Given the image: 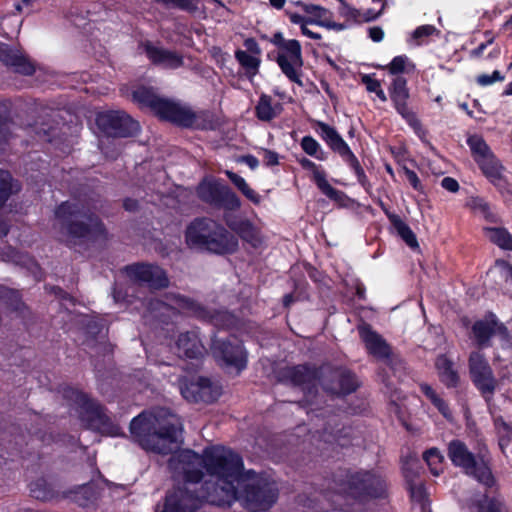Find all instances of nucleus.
<instances>
[{
  "mask_svg": "<svg viewBox=\"0 0 512 512\" xmlns=\"http://www.w3.org/2000/svg\"><path fill=\"white\" fill-rule=\"evenodd\" d=\"M383 69H385L389 75L394 76L388 86V93L395 111L413 130L422 143L432 147L431 142L428 140V130L423 126L416 112L408 105L410 99L408 81L401 75L413 72L415 70V64L409 60L407 55L402 54L395 56Z\"/></svg>",
  "mask_w": 512,
  "mask_h": 512,
  "instance_id": "nucleus-5",
  "label": "nucleus"
},
{
  "mask_svg": "<svg viewBox=\"0 0 512 512\" xmlns=\"http://www.w3.org/2000/svg\"><path fill=\"white\" fill-rule=\"evenodd\" d=\"M468 370L473 385L489 401L497 388V380L485 355L472 351L468 358Z\"/></svg>",
  "mask_w": 512,
  "mask_h": 512,
  "instance_id": "nucleus-15",
  "label": "nucleus"
},
{
  "mask_svg": "<svg viewBox=\"0 0 512 512\" xmlns=\"http://www.w3.org/2000/svg\"><path fill=\"white\" fill-rule=\"evenodd\" d=\"M178 355L190 359H199L204 355L205 349L196 331L181 333L176 341Z\"/></svg>",
  "mask_w": 512,
  "mask_h": 512,
  "instance_id": "nucleus-28",
  "label": "nucleus"
},
{
  "mask_svg": "<svg viewBox=\"0 0 512 512\" xmlns=\"http://www.w3.org/2000/svg\"><path fill=\"white\" fill-rule=\"evenodd\" d=\"M164 304L187 315L210 321L219 327L228 328L235 321L234 316L227 311L211 312L195 300L178 293L169 292L165 294Z\"/></svg>",
  "mask_w": 512,
  "mask_h": 512,
  "instance_id": "nucleus-11",
  "label": "nucleus"
},
{
  "mask_svg": "<svg viewBox=\"0 0 512 512\" xmlns=\"http://www.w3.org/2000/svg\"><path fill=\"white\" fill-rule=\"evenodd\" d=\"M308 286L309 284L303 275L300 278H292L293 292L283 296V307L288 309L294 302L308 299Z\"/></svg>",
  "mask_w": 512,
  "mask_h": 512,
  "instance_id": "nucleus-35",
  "label": "nucleus"
},
{
  "mask_svg": "<svg viewBox=\"0 0 512 512\" xmlns=\"http://www.w3.org/2000/svg\"><path fill=\"white\" fill-rule=\"evenodd\" d=\"M384 7H385V3H383L382 9L378 12H375L373 9H367L365 12H363V13L361 12V16H360L361 24L366 23V22H371V21H374L377 18H379L380 15L382 14Z\"/></svg>",
  "mask_w": 512,
  "mask_h": 512,
  "instance_id": "nucleus-57",
  "label": "nucleus"
},
{
  "mask_svg": "<svg viewBox=\"0 0 512 512\" xmlns=\"http://www.w3.org/2000/svg\"><path fill=\"white\" fill-rule=\"evenodd\" d=\"M268 57L276 61L281 72L291 82L302 85L303 57L301 44L298 40L289 39L279 50L269 53Z\"/></svg>",
  "mask_w": 512,
  "mask_h": 512,
  "instance_id": "nucleus-14",
  "label": "nucleus"
},
{
  "mask_svg": "<svg viewBox=\"0 0 512 512\" xmlns=\"http://www.w3.org/2000/svg\"><path fill=\"white\" fill-rule=\"evenodd\" d=\"M277 382L291 387H299L305 393L317 392V384L321 385L323 364L316 366L311 363L284 366L274 372Z\"/></svg>",
  "mask_w": 512,
  "mask_h": 512,
  "instance_id": "nucleus-10",
  "label": "nucleus"
},
{
  "mask_svg": "<svg viewBox=\"0 0 512 512\" xmlns=\"http://www.w3.org/2000/svg\"><path fill=\"white\" fill-rule=\"evenodd\" d=\"M157 115L185 127L191 126L195 120V115L191 110L166 99L163 100Z\"/></svg>",
  "mask_w": 512,
  "mask_h": 512,
  "instance_id": "nucleus-26",
  "label": "nucleus"
},
{
  "mask_svg": "<svg viewBox=\"0 0 512 512\" xmlns=\"http://www.w3.org/2000/svg\"><path fill=\"white\" fill-rule=\"evenodd\" d=\"M333 500L339 496L346 502L366 505L373 501L386 500L389 497V486L386 478L375 469L338 468L327 479V486L315 488L314 494L300 493L295 503L303 512H320V500Z\"/></svg>",
  "mask_w": 512,
  "mask_h": 512,
  "instance_id": "nucleus-2",
  "label": "nucleus"
},
{
  "mask_svg": "<svg viewBox=\"0 0 512 512\" xmlns=\"http://www.w3.org/2000/svg\"><path fill=\"white\" fill-rule=\"evenodd\" d=\"M382 209L387 216L389 222L393 226V228L396 230L398 236L406 243L407 246H409L411 249L419 248V243L417 241V237L415 233L412 231L410 226L402 220V218L393 213L390 212L388 209L384 208L382 206Z\"/></svg>",
  "mask_w": 512,
  "mask_h": 512,
  "instance_id": "nucleus-31",
  "label": "nucleus"
},
{
  "mask_svg": "<svg viewBox=\"0 0 512 512\" xmlns=\"http://www.w3.org/2000/svg\"><path fill=\"white\" fill-rule=\"evenodd\" d=\"M211 350L215 359L222 366L239 372L246 365V354L240 344H233L224 339L214 338Z\"/></svg>",
  "mask_w": 512,
  "mask_h": 512,
  "instance_id": "nucleus-19",
  "label": "nucleus"
},
{
  "mask_svg": "<svg viewBox=\"0 0 512 512\" xmlns=\"http://www.w3.org/2000/svg\"><path fill=\"white\" fill-rule=\"evenodd\" d=\"M156 2L171 8H178L189 13H194L198 10L197 0H155Z\"/></svg>",
  "mask_w": 512,
  "mask_h": 512,
  "instance_id": "nucleus-46",
  "label": "nucleus"
},
{
  "mask_svg": "<svg viewBox=\"0 0 512 512\" xmlns=\"http://www.w3.org/2000/svg\"><path fill=\"white\" fill-rule=\"evenodd\" d=\"M264 158L263 161L266 166H274L278 164V154L276 152L263 149Z\"/></svg>",
  "mask_w": 512,
  "mask_h": 512,
  "instance_id": "nucleus-60",
  "label": "nucleus"
},
{
  "mask_svg": "<svg viewBox=\"0 0 512 512\" xmlns=\"http://www.w3.org/2000/svg\"><path fill=\"white\" fill-rule=\"evenodd\" d=\"M476 164L487 180L500 192L507 190L508 181L503 174L505 168L495 154L480 160Z\"/></svg>",
  "mask_w": 512,
  "mask_h": 512,
  "instance_id": "nucleus-25",
  "label": "nucleus"
},
{
  "mask_svg": "<svg viewBox=\"0 0 512 512\" xmlns=\"http://www.w3.org/2000/svg\"><path fill=\"white\" fill-rule=\"evenodd\" d=\"M505 76L500 71L494 70L491 75L480 74L476 77V83L481 87H486L494 84L495 82H502Z\"/></svg>",
  "mask_w": 512,
  "mask_h": 512,
  "instance_id": "nucleus-48",
  "label": "nucleus"
},
{
  "mask_svg": "<svg viewBox=\"0 0 512 512\" xmlns=\"http://www.w3.org/2000/svg\"><path fill=\"white\" fill-rule=\"evenodd\" d=\"M437 32V29L434 25H421L418 26L412 33V38L414 40H420L425 37H429Z\"/></svg>",
  "mask_w": 512,
  "mask_h": 512,
  "instance_id": "nucleus-53",
  "label": "nucleus"
},
{
  "mask_svg": "<svg viewBox=\"0 0 512 512\" xmlns=\"http://www.w3.org/2000/svg\"><path fill=\"white\" fill-rule=\"evenodd\" d=\"M500 263L505 270V280L512 284V264L505 260L500 261Z\"/></svg>",
  "mask_w": 512,
  "mask_h": 512,
  "instance_id": "nucleus-63",
  "label": "nucleus"
},
{
  "mask_svg": "<svg viewBox=\"0 0 512 512\" xmlns=\"http://www.w3.org/2000/svg\"><path fill=\"white\" fill-rule=\"evenodd\" d=\"M495 41V36H491L488 40L485 42L480 43L476 48L471 49L469 51V58L470 59H480L483 56L484 51L486 48L490 45H492Z\"/></svg>",
  "mask_w": 512,
  "mask_h": 512,
  "instance_id": "nucleus-55",
  "label": "nucleus"
},
{
  "mask_svg": "<svg viewBox=\"0 0 512 512\" xmlns=\"http://www.w3.org/2000/svg\"><path fill=\"white\" fill-rule=\"evenodd\" d=\"M360 384L356 374L342 366L323 364L321 387L331 395L347 396L354 393Z\"/></svg>",
  "mask_w": 512,
  "mask_h": 512,
  "instance_id": "nucleus-13",
  "label": "nucleus"
},
{
  "mask_svg": "<svg viewBox=\"0 0 512 512\" xmlns=\"http://www.w3.org/2000/svg\"><path fill=\"white\" fill-rule=\"evenodd\" d=\"M475 342L479 348H488L491 346V338L496 335H507V327L499 322L494 314H490L489 319L476 320L471 328Z\"/></svg>",
  "mask_w": 512,
  "mask_h": 512,
  "instance_id": "nucleus-22",
  "label": "nucleus"
},
{
  "mask_svg": "<svg viewBox=\"0 0 512 512\" xmlns=\"http://www.w3.org/2000/svg\"><path fill=\"white\" fill-rule=\"evenodd\" d=\"M369 38L373 42H381L384 38V31L380 26H373L368 29Z\"/></svg>",
  "mask_w": 512,
  "mask_h": 512,
  "instance_id": "nucleus-58",
  "label": "nucleus"
},
{
  "mask_svg": "<svg viewBox=\"0 0 512 512\" xmlns=\"http://www.w3.org/2000/svg\"><path fill=\"white\" fill-rule=\"evenodd\" d=\"M301 149L309 156L316 155L321 145L310 135L304 136L300 141Z\"/></svg>",
  "mask_w": 512,
  "mask_h": 512,
  "instance_id": "nucleus-50",
  "label": "nucleus"
},
{
  "mask_svg": "<svg viewBox=\"0 0 512 512\" xmlns=\"http://www.w3.org/2000/svg\"><path fill=\"white\" fill-rule=\"evenodd\" d=\"M361 83L365 85L366 90L370 93H374L381 86L378 79L375 78V74H363L361 76Z\"/></svg>",
  "mask_w": 512,
  "mask_h": 512,
  "instance_id": "nucleus-54",
  "label": "nucleus"
},
{
  "mask_svg": "<svg viewBox=\"0 0 512 512\" xmlns=\"http://www.w3.org/2000/svg\"><path fill=\"white\" fill-rule=\"evenodd\" d=\"M287 41L288 40H286L283 37V34L281 32H276L271 38V43H273L276 46L277 50L283 47L285 43H287Z\"/></svg>",
  "mask_w": 512,
  "mask_h": 512,
  "instance_id": "nucleus-62",
  "label": "nucleus"
},
{
  "mask_svg": "<svg viewBox=\"0 0 512 512\" xmlns=\"http://www.w3.org/2000/svg\"><path fill=\"white\" fill-rule=\"evenodd\" d=\"M359 334L369 354L379 359L391 356V348L369 324L359 327Z\"/></svg>",
  "mask_w": 512,
  "mask_h": 512,
  "instance_id": "nucleus-24",
  "label": "nucleus"
},
{
  "mask_svg": "<svg viewBox=\"0 0 512 512\" xmlns=\"http://www.w3.org/2000/svg\"><path fill=\"white\" fill-rule=\"evenodd\" d=\"M54 227L73 245L105 237V227L98 216L76 201H66L57 207Z\"/></svg>",
  "mask_w": 512,
  "mask_h": 512,
  "instance_id": "nucleus-4",
  "label": "nucleus"
},
{
  "mask_svg": "<svg viewBox=\"0 0 512 512\" xmlns=\"http://www.w3.org/2000/svg\"><path fill=\"white\" fill-rule=\"evenodd\" d=\"M148 58L157 65H162L168 69H177L183 65V58L174 51L156 47L150 42L143 45Z\"/></svg>",
  "mask_w": 512,
  "mask_h": 512,
  "instance_id": "nucleus-27",
  "label": "nucleus"
},
{
  "mask_svg": "<svg viewBox=\"0 0 512 512\" xmlns=\"http://www.w3.org/2000/svg\"><path fill=\"white\" fill-rule=\"evenodd\" d=\"M225 174L228 176V178L231 180V182L251 201L255 202L256 201V197H255V194H254V191L249 188V186L247 185L246 181L244 180V178H242L241 176H239L238 174L230 171V170H226L225 171Z\"/></svg>",
  "mask_w": 512,
  "mask_h": 512,
  "instance_id": "nucleus-45",
  "label": "nucleus"
},
{
  "mask_svg": "<svg viewBox=\"0 0 512 512\" xmlns=\"http://www.w3.org/2000/svg\"><path fill=\"white\" fill-rule=\"evenodd\" d=\"M305 13L310 15V17H307L308 24L318 25L335 31H343L348 28L346 24L333 21L332 12L323 6L310 4V6L305 7Z\"/></svg>",
  "mask_w": 512,
  "mask_h": 512,
  "instance_id": "nucleus-29",
  "label": "nucleus"
},
{
  "mask_svg": "<svg viewBox=\"0 0 512 512\" xmlns=\"http://www.w3.org/2000/svg\"><path fill=\"white\" fill-rule=\"evenodd\" d=\"M419 388L425 397L432 403V405L445 419L450 420L452 418V411L449 407V404L437 394L431 385L427 383H421Z\"/></svg>",
  "mask_w": 512,
  "mask_h": 512,
  "instance_id": "nucleus-36",
  "label": "nucleus"
},
{
  "mask_svg": "<svg viewBox=\"0 0 512 512\" xmlns=\"http://www.w3.org/2000/svg\"><path fill=\"white\" fill-rule=\"evenodd\" d=\"M168 466L183 484L173 491L197 495L202 490L220 496H234L250 512H256V478L253 471L242 472L238 454L223 446H211L199 455L182 450L169 459Z\"/></svg>",
  "mask_w": 512,
  "mask_h": 512,
  "instance_id": "nucleus-1",
  "label": "nucleus"
},
{
  "mask_svg": "<svg viewBox=\"0 0 512 512\" xmlns=\"http://www.w3.org/2000/svg\"><path fill=\"white\" fill-rule=\"evenodd\" d=\"M301 32L303 35L313 40H320L322 38L320 33L313 32L312 30L308 29L307 25H303L301 27Z\"/></svg>",
  "mask_w": 512,
  "mask_h": 512,
  "instance_id": "nucleus-64",
  "label": "nucleus"
},
{
  "mask_svg": "<svg viewBox=\"0 0 512 512\" xmlns=\"http://www.w3.org/2000/svg\"><path fill=\"white\" fill-rule=\"evenodd\" d=\"M441 186L452 193H456L460 188L458 181L450 176H446L441 180Z\"/></svg>",
  "mask_w": 512,
  "mask_h": 512,
  "instance_id": "nucleus-56",
  "label": "nucleus"
},
{
  "mask_svg": "<svg viewBox=\"0 0 512 512\" xmlns=\"http://www.w3.org/2000/svg\"><path fill=\"white\" fill-rule=\"evenodd\" d=\"M20 190V185L6 170H0V208L6 203L11 195Z\"/></svg>",
  "mask_w": 512,
  "mask_h": 512,
  "instance_id": "nucleus-40",
  "label": "nucleus"
},
{
  "mask_svg": "<svg viewBox=\"0 0 512 512\" xmlns=\"http://www.w3.org/2000/svg\"><path fill=\"white\" fill-rule=\"evenodd\" d=\"M409 494L412 501L422 506L427 500V492L424 484L409 483Z\"/></svg>",
  "mask_w": 512,
  "mask_h": 512,
  "instance_id": "nucleus-47",
  "label": "nucleus"
},
{
  "mask_svg": "<svg viewBox=\"0 0 512 512\" xmlns=\"http://www.w3.org/2000/svg\"><path fill=\"white\" fill-rule=\"evenodd\" d=\"M245 241L249 242L252 247H255L256 234L253 225L249 221L241 220L238 223L230 224Z\"/></svg>",
  "mask_w": 512,
  "mask_h": 512,
  "instance_id": "nucleus-42",
  "label": "nucleus"
},
{
  "mask_svg": "<svg viewBox=\"0 0 512 512\" xmlns=\"http://www.w3.org/2000/svg\"><path fill=\"white\" fill-rule=\"evenodd\" d=\"M403 170H404L405 176H406L408 182L410 183V185L412 186V188L421 194H425L424 186L421 183L416 172L409 169L406 166L403 167Z\"/></svg>",
  "mask_w": 512,
  "mask_h": 512,
  "instance_id": "nucleus-52",
  "label": "nucleus"
},
{
  "mask_svg": "<svg viewBox=\"0 0 512 512\" xmlns=\"http://www.w3.org/2000/svg\"><path fill=\"white\" fill-rule=\"evenodd\" d=\"M180 392L189 402L212 403L221 395V387L208 378L199 377L196 381L180 382Z\"/></svg>",
  "mask_w": 512,
  "mask_h": 512,
  "instance_id": "nucleus-18",
  "label": "nucleus"
},
{
  "mask_svg": "<svg viewBox=\"0 0 512 512\" xmlns=\"http://www.w3.org/2000/svg\"><path fill=\"white\" fill-rule=\"evenodd\" d=\"M130 433L143 449L166 455L177 447L181 424L176 415L159 408L133 418Z\"/></svg>",
  "mask_w": 512,
  "mask_h": 512,
  "instance_id": "nucleus-3",
  "label": "nucleus"
},
{
  "mask_svg": "<svg viewBox=\"0 0 512 512\" xmlns=\"http://www.w3.org/2000/svg\"><path fill=\"white\" fill-rule=\"evenodd\" d=\"M485 233L490 242L502 250L512 251V234L504 227H486Z\"/></svg>",
  "mask_w": 512,
  "mask_h": 512,
  "instance_id": "nucleus-38",
  "label": "nucleus"
},
{
  "mask_svg": "<svg viewBox=\"0 0 512 512\" xmlns=\"http://www.w3.org/2000/svg\"><path fill=\"white\" fill-rule=\"evenodd\" d=\"M126 271L131 279L146 283L153 289H161L169 285L165 271L157 265L138 263L127 266Z\"/></svg>",
  "mask_w": 512,
  "mask_h": 512,
  "instance_id": "nucleus-21",
  "label": "nucleus"
},
{
  "mask_svg": "<svg viewBox=\"0 0 512 512\" xmlns=\"http://www.w3.org/2000/svg\"><path fill=\"white\" fill-rule=\"evenodd\" d=\"M64 395L78 406L79 417L85 427L110 436L120 435V427L111 420L97 402L72 388L65 390Z\"/></svg>",
  "mask_w": 512,
  "mask_h": 512,
  "instance_id": "nucleus-8",
  "label": "nucleus"
},
{
  "mask_svg": "<svg viewBox=\"0 0 512 512\" xmlns=\"http://www.w3.org/2000/svg\"><path fill=\"white\" fill-rule=\"evenodd\" d=\"M423 460L427 463L433 475H439V465L443 461V456L436 447L427 449L423 453Z\"/></svg>",
  "mask_w": 512,
  "mask_h": 512,
  "instance_id": "nucleus-43",
  "label": "nucleus"
},
{
  "mask_svg": "<svg viewBox=\"0 0 512 512\" xmlns=\"http://www.w3.org/2000/svg\"><path fill=\"white\" fill-rule=\"evenodd\" d=\"M132 98L133 101L138 103L141 107L150 108L156 114L164 100L157 96L153 89L147 87L136 89L132 94Z\"/></svg>",
  "mask_w": 512,
  "mask_h": 512,
  "instance_id": "nucleus-34",
  "label": "nucleus"
},
{
  "mask_svg": "<svg viewBox=\"0 0 512 512\" xmlns=\"http://www.w3.org/2000/svg\"><path fill=\"white\" fill-rule=\"evenodd\" d=\"M447 455L455 467L462 469L467 476L475 479L486 489L496 485L490 459L481 453L474 454L463 441L451 440L448 444Z\"/></svg>",
  "mask_w": 512,
  "mask_h": 512,
  "instance_id": "nucleus-7",
  "label": "nucleus"
},
{
  "mask_svg": "<svg viewBox=\"0 0 512 512\" xmlns=\"http://www.w3.org/2000/svg\"><path fill=\"white\" fill-rule=\"evenodd\" d=\"M279 498L277 482L264 472H258V512L270 510Z\"/></svg>",
  "mask_w": 512,
  "mask_h": 512,
  "instance_id": "nucleus-23",
  "label": "nucleus"
},
{
  "mask_svg": "<svg viewBox=\"0 0 512 512\" xmlns=\"http://www.w3.org/2000/svg\"><path fill=\"white\" fill-rule=\"evenodd\" d=\"M197 196L205 203L225 210H236L240 207V199L230 189L216 179H204L197 186Z\"/></svg>",
  "mask_w": 512,
  "mask_h": 512,
  "instance_id": "nucleus-16",
  "label": "nucleus"
},
{
  "mask_svg": "<svg viewBox=\"0 0 512 512\" xmlns=\"http://www.w3.org/2000/svg\"><path fill=\"white\" fill-rule=\"evenodd\" d=\"M234 496H220L202 490L197 495H185L181 491H171L167 494L163 512H200L199 509L204 502L213 505L229 503Z\"/></svg>",
  "mask_w": 512,
  "mask_h": 512,
  "instance_id": "nucleus-12",
  "label": "nucleus"
},
{
  "mask_svg": "<svg viewBox=\"0 0 512 512\" xmlns=\"http://www.w3.org/2000/svg\"><path fill=\"white\" fill-rule=\"evenodd\" d=\"M494 424L499 432L503 431L508 434L512 429L511 426L502 417L496 418Z\"/></svg>",
  "mask_w": 512,
  "mask_h": 512,
  "instance_id": "nucleus-61",
  "label": "nucleus"
},
{
  "mask_svg": "<svg viewBox=\"0 0 512 512\" xmlns=\"http://www.w3.org/2000/svg\"><path fill=\"white\" fill-rule=\"evenodd\" d=\"M313 127L329 149L338 154L343 162L354 172L359 184L365 187L369 183L368 177L358 158L336 128L319 120L314 121Z\"/></svg>",
  "mask_w": 512,
  "mask_h": 512,
  "instance_id": "nucleus-9",
  "label": "nucleus"
},
{
  "mask_svg": "<svg viewBox=\"0 0 512 512\" xmlns=\"http://www.w3.org/2000/svg\"><path fill=\"white\" fill-rule=\"evenodd\" d=\"M99 129L111 137H131L138 133L139 125L123 111H105L96 118Z\"/></svg>",
  "mask_w": 512,
  "mask_h": 512,
  "instance_id": "nucleus-17",
  "label": "nucleus"
},
{
  "mask_svg": "<svg viewBox=\"0 0 512 512\" xmlns=\"http://www.w3.org/2000/svg\"><path fill=\"white\" fill-rule=\"evenodd\" d=\"M466 143L470 148L471 155L476 163L494 154L481 135H470L467 138Z\"/></svg>",
  "mask_w": 512,
  "mask_h": 512,
  "instance_id": "nucleus-37",
  "label": "nucleus"
},
{
  "mask_svg": "<svg viewBox=\"0 0 512 512\" xmlns=\"http://www.w3.org/2000/svg\"><path fill=\"white\" fill-rule=\"evenodd\" d=\"M235 56L245 70L246 77L251 80L256 74V58L242 50H238Z\"/></svg>",
  "mask_w": 512,
  "mask_h": 512,
  "instance_id": "nucleus-44",
  "label": "nucleus"
},
{
  "mask_svg": "<svg viewBox=\"0 0 512 512\" xmlns=\"http://www.w3.org/2000/svg\"><path fill=\"white\" fill-rule=\"evenodd\" d=\"M14 123L6 119H0V148L13 136Z\"/></svg>",
  "mask_w": 512,
  "mask_h": 512,
  "instance_id": "nucleus-49",
  "label": "nucleus"
},
{
  "mask_svg": "<svg viewBox=\"0 0 512 512\" xmlns=\"http://www.w3.org/2000/svg\"><path fill=\"white\" fill-rule=\"evenodd\" d=\"M473 207L480 210L487 221L496 222L495 215L490 210V205L483 198H475L473 200Z\"/></svg>",
  "mask_w": 512,
  "mask_h": 512,
  "instance_id": "nucleus-51",
  "label": "nucleus"
},
{
  "mask_svg": "<svg viewBox=\"0 0 512 512\" xmlns=\"http://www.w3.org/2000/svg\"><path fill=\"white\" fill-rule=\"evenodd\" d=\"M297 162L303 170L311 171V180L322 194L336 203H344V201L347 199L346 193L332 187L329 184L326 172L322 166L317 165L312 160L304 156L297 158Z\"/></svg>",
  "mask_w": 512,
  "mask_h": 512,
  "instance_id": "nucleus-20",
  "label": "nucleus"
},
{
  "mask_svg": "<svg viewBox=\"0 0 512 512\" xmlns=\"http://www.w3.org/2000/svg\"><path fill=\"white\" fill-rule=\"evenodd\" d=\"M286 15L288 16V18H289L291 23L300 25V28L303 25H308V18L307 17H304V16H302V15H300L298 13H295V12H289V11H286Z\"/></svg>",
  "mask_w": 512,
  "mask_h": 512,
  "instance_id": "nucleus-59",
  "label": "nucleus"
},
{
  "mask_svg": "<svg viewBox=\"0 0 512 512\" xmlns=\"http://www.w3.org/2000/svg\"><path fill=\"white\" fill-rule=\"evenodd\" d=\"M340 3L338 13L339 15L345 19L346 25L348 28L352 25H360L361 24V11L350 4H348L345 0H338Z\"/></svg>",
  "mask_w": 512,
  "mask_h": 512,
  "instance_id": "nucleus-41",
  "label": "nucleus"
},
{
  "mask_svg": "<svg viewBox=\"0 0 512 512\" xmlns=\"http://www.w3.org/2000/svg\"><path fill=\"white\" fill-rule=\"evenodd\" d=\"M0 59L10 67L14 68V71L23 75H32L35 72L34 65L29 62L23 56L13 53L10 50H1Z\"/></svg>",
  "mask_w": 512,
  "mask_h": 512,
  "instance_id": "nucleus-33",
  "label": "nucleus"
},
{
  "mask_svg": "<svg viewBox=\"0 0 512 512\" xmlns=\"http://www.w3.org/2000/svg\"><path fill=\"white\" fill-rule=\"evenodd\" d=\"M186 242L190 247L217 254L232 252L237 247V241L223 226L207 218L196 219L187 227Z\"/></svg>",
  "mask_w": 512,
  "mask_h": 512,
  "instance_id": "nucleus-6",
  "label": "nucleus"
},
{
  "mask_svg": "<svg viewBox=\"0 0 512 512\" xmlns=\"http://www.w3.org/2000/svg\"><path fill=\"white\" fill-rule=\"evenodd\" d=\"M471 507L475 512H509L499 494L489 495L487 492L474 498Z\"/></svg>",
  "mask_w": 512,
  "mask_h": 512,
  "instance_id": "nucleus-32",
  "label": "nucleus"
},
{
  "mask_svg": "<svg viewBox=\"0 0 512 512\" xmlns=\"http://www.w3.org/2000/svg\"><path fill=\"white\" fill-rule=\"evenodd\" d=\"M435 368L440 382L447 388H457L460 384V376L454 368V363L445 354H441L436 358Z\"/></svg>",
  "mask_w": 512,
  "mask_h": 512,
  "instance_id": "nucleus-30",
  "label": "nucleus"
},
{
  "mask_svg": "<svg viewBox=\"0 0 512 512\" xmlns=\"http://www.w3.org/2000/svg\"><path fill=\"white\" fill-rule=\"evenodd\" d=\"M281 110V103L272 105V97L267 94H262L258 99V120L270 121L277 117Z\"/></svg>",
  "mask_w": 512,
  "mask_h": 512,
  "instance_id": "nucleus-39",
  "label": "nucleus"
}]
</instances>
